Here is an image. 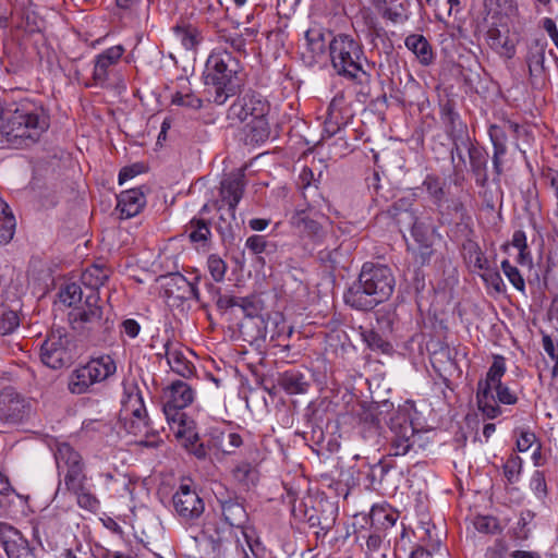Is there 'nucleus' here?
<instances>
[{
  "mask_svg": "<svg viewBox=\"0 0 558 558\" xmlns=\"http://www.w3.org/2000/svg\"><path fill=\"white\" fill-rule=\"evenodd\" d=\"M473 525L476 531L485 534H495L501 531L497 518L492 515H476Z\"/></svg>",
  "mask_w": 558,
  "mask_h": 558,
  "instance_id": "59",
  "label": "nucleus"
},
{
  "mask_svg": "<svg viewBox=\"0 0 558 558\" xmlns=\"http://www.w3.org/2000/svg\"><path fill=\"white\" fill-rule=\"evenodd\" d=\"M510 133L506 126V121L502 124H492L488 130L490 141L494 149H507V134Z\"/></svg>",
  "mask_w": 558,
  "mask_h": 558,
  "instance_id": "58",
  "label": "nucleus"
},
{
  "mask_svg": "<svg viewBox=\"0 0 558 558\" xmlns=\"http://www.w3.org/2000/svg\"><path fill=\"white\" fill-rule=\"evenodd\" d=\"M66 490L76 497L80 508L90 512H97L100 508V501L87 487V480L78 481L74 484L65 486Z\"/></svg>",
  "mask_w": 558,
  "mask_h": 558,
  "instance_id": "33",
  "label": "nucleus"
},
{
  "mask_svg": "<svg viewBox=\"0 0 558 558\" xmlns=\"http://www.w3.org/2000/svg\"><path fill=\"white\" fill-rule=\"evenodd\" d=\"M99 301V292H89L85 298L84 307L72 314L74 328L87 332L94 340H105L113 327V322L104 317Z\"/></svg>",
  "mask_w": 558,
  "mask_h": 558,
  "instance_id": "8",
  "label": "nucleus"
},
{
  "mask_svg": "<svg viewBox=\"0 0 558 558\" xmlns=\"http://www.w3.org/2000/svg\"><path fill=\"white\" fill-rule=\"evenodd\" d=\"M245 189V175L242 170L231 172L220 182V199L215 203L218 211L225 209L232 218L239 202L241 201Z\"/></svg>",
  "mask_w": 558,
  "mask_h": 558,
  "instance_id": "19",
  "label": "nucleus"
},
{
  "mask_svg": "<svg viewBox=\"0 0 558 558\" xmlns=\"http://www.w3.org/2000/svg\"><path fill=\"white\" fill-rule=\"evenodd\" d=\"M10 16L16 17L17 27L28 34L40 33L45 27V21L37 13L33 0H13Z\"/></svg>",
  "mask_w": 558,
  "mask_h": 558,
  "instance_id": "24",
  "label": "nucleus"
},
{
  "mask_svg": "<svg viewBox=\"0 0 558 558\" xmlns=\"http://www.w3.org/2000/svg\"><path fill=\"white\" fill-rule=\"evenodd\" d=\"M344 96L337 94L330 101L324 121L323 137H332L347 124L342 105Z\"/></svg>",
  "mask_w": 558,
  "mask_h": 558,
  "instance_id": "28",
  "label": "nucleus"
},
{
  "mask_svg": "<svg viewBox=\"0 0 558 558\" xmlns=\"http://www.w3.org/2000/svg\"><path fill=\"white\" fill-rule=\"evenodd\" d=\"M146 205V196L142 187H133L122 191L118 195L117 210L120 218L129 219L141 213Z\"/></svg>",
  "mask_w": 558,
  "mask_h": 558,
  "instance_id": "27",
  "label": "nucleus"
},
{
  "mask_svg": "<svg viewBox=\"0 0 558 558\" xmlns=\"http://www.w3.org/2000/svg\"><path fill=\"white\" fill-rule=\"evenodd\" d=\"M266 117L267 116L254 118L245 122L243 132L245 134L246 144L255 145L264 143L269 137L270 130Z\"/></svg>",
  "mask_w": 558,
  "mask_h": 558,
  "instance_id": "35",
  "label": "nucleus"
},
{
  "mask_svg": "<svg viewBox=\"0 0 558 558\" xmlns=\"http://www.w3.org/2000/svg\"><path fill=\"white\" fill-rule=\"evenodd\" d=\"M245 247L254 255L265 254L267 256L277 252V243L269 241L264 235L254 234L246 239Z\"/></svg>",
  "mask_w": 558,
  "mask_h": 558,
  "instance_id": "46",
  "label": "nucleus"
},
{
  "mask_svg": "<svg viewBox=\"0 0 558 558\" xmlns=\"http://www.w3.org/2000/svg\"><path fill=\"white\" fill-rule=\"evenodd\" d=\"M173 32L187 50L195 49L203 40L202 32L191 24L175 25Z\"/></svg>",
  "mask_w": 558,
  "mask_h": 558,
  "instance_id": "44",
  "label": "nucleus"
},
{
  "mask_svg": "<svg viewBox=\"0 0 558 558\" xmlns=\"http://www.w3.org/2000/svg\"><path fill=\"white\" fill-rule=\"evenodd\" d=\"M464 248L466 251L465 259L469 265L473 266V268L477 270H487L488 259L476 242L470 241L464 245Z\"/></svg>",
  "mask_w": 558,
  "mask_h": 558,
  "instance_id": "49",
  "label": "nucleus"
},
{
  "mask_svg": "<svg viewBox=\"0 0 558 558\" xmlns=\"http://www.w3.org/2000/svg\"><path fill=\"white\" fill-rule=\"evenodd\" d=\"M338 517V507L330 501H319L317 507L305 511V520L310 527L318 529L317 536H326L335 526Z\"/></svg>",
  "mask_w": 558,
  "mask_h": 558,
  "instance_id": "22",
  "label": "nucleus"
},
{
  "mask_svg": "<svg viewBox=\"0 0 558 558\" xmlns=\"http://www.w3.org/2000/svg\"><path fill=\"white\" fill-rule=\"evenodd\" d=\"M25 402L19 395L4 391L0 395V417L8 423H17L25 415Z\"/></svg>",
  "mask_w": 558,
  "mask_h": 558,
  "instance_id": "29",
  "label": "nucleus"
},
{
  "mask_svg": "<svg viewBox=\"0 0 558 558\" xmlns=\"http://www.w3.org/2000/svg\"><path fill=\"white\" fill-rule=\"evenodd\" d=\"M121 416L124 421V428L129 434L134 436L148 434L149 421L147 411L143 396L137 387L123 401Z\"/></svg>",
  "mask_w": 558,
  "mask_h": 558,
  "instance_id": "14",
  "label": "nucleus"
},
{
  "mask_svg": "<svg viewBox=\"0 0 558 558\" xmlns=\"http://www.w3.org/2000/svg\"><path fill=\"white\" fill-rule=\"evenodd\" d=\"M186 231L192 243H201L203 247L209 246L211 231L205 219L194 217L186 226Z\"/></svg>",
  "mask_w": 558,
  "mask_h": 558,
  "instance_id": "41",
  "label": "nucleus"
},
{
  "mask_svg": "<svg viewBox=\"0 0 558 558\" xmlns=\"http://www.w3.org/2000/svg\"><path fill=\"white\" fill-rule=\"evenodd\" d=\"M405 47L412 51L420 62L429 65L434 60V53L430 44L420 34H411L404 40Z\"/></svg>",
  "mask_w": 558,
  "mask_h": 558,
  "instance_id": "36",
  "label": "nucleus"
},
{
  "mask_svg": "<svg viewBox=\"0 0 558 558\" xmlns=\"http://www.w3.org/2000/svg\"><path fill=\"white\" fill-rule=\"evenodd\" d=\"M395 284V276L388 266L365 263L357 281L344 293V302L354 310L371 311L391 296Z\"/></svg>",
  "mask_w": 558,
  "mask_h": 558,
  "instance_id": "2",
  "label": "nucleus"
},
{
  "mask_svg": "<svg viewBox=\"0 0 558 558\" xmlns=\"http://www.w3.org/2000/svg\"><path fill=\"white\" fill-rule=\"evenodd\" d=\"M277 383L288 395L306 393L311 386L305 373L296 368L280 373Z\"/></svg>",
  "mask_w": 558,
  "mask_h": 558,
  "instance_id": "30",
  "label": "nucleus"
},
{
  "mask_svg": "<svg viewBox=\"0 0 558 558\" xmlns=\"http://www.w3.org/2000/svg\"><path fill=\"white\" fill-rule=\"evenodd\" d=\"M426 190L432 203L436 206L439 213L446 202V181L436 174H427L422 183Z\"/></svg>",
  "mask_w": 558,
  "mask_h": 558,
  "instance_id": "37",
  "label": "nucleus"
},
{
  "mask_svg": "<svg viewBox=\"0 0 558 558\" xmlns=\"http://www.w3.org/2000/svg\"><path fill=\"white\" fill-rule=\"evenodd\" d=\"M236 306L242 310L246 317L253 318L259 315L262 311V301L255 295L244 298L239 296Z\"/></svg>",
  "mask_w": 558,
  "mask_h": 558,
  "instance_id": "61",
  "label": "nucleus"
},
{
  "mask_svg": "<svg viewBox=\"0 0 558 558\" xmlns=\"http://www.w3.org/2000/svg\"><path fill=\"white\" fill-rule=\"evenodd\" d=\"M464 150L468 153L470 168L475 178V183L478 186H485L488 181V154L486 149L477 144H474L472 140H469V143L465 146L459 147L458 150H456V148H451V160L454 161V159L458 158L459 161L464 166Z\"/></svg>",
  "mask_w": 558,
  "mask_h": 558,
  "instance_id": "17",
  "label": "nucleus"
},
{
  "mask_svg": "<svg viewBox=\"0 0 558 558\" xmlns=\"http://www.w3.org/2000/svg\"><path fill=\"white\" fill-rule=\"evenodd\" d=\"M506 371V359L502 355H494L486 377L477 383V407L488 420L496 418L502 413L499 403L513 405L519 400L517 393L502 383Z\"/></svg>",
  "mask_w": 558,
  "mask_h": 558,
  "instance_id": "4",
  "label": "nucleus"
},
{
  "mask_svg": "<svg viewBox=\"0 0 558 558\" xmlns=\"http://www.w3.org/2000/svg\"><path fill=\"white\" fill-rule=\"evenodd\" d=\"M241 63L227 50L213 51L205 64L204 84L209 100L223 105L236 95L243 85Z\"/></svg>",
  "mask_w": 558,
  "mask_h": 558,
  "instance_id": "3",
  "label": "nucleus"
},
{
  "mask_svg": "<svg viewBox=\"0 0 558 558\" xmlns=\"http://www.w3.org/2000/svg\"><path fill=\"white\" fill-rule=\"evenodd\" d=\"M110 274V269L105 264L96 263L82 272L81 281L90 292H98V289L109 279Z\"/></svg>",
  "mask_w": 558,
  "mask_h": 558,
  "instance_id": "34",
  "label": "nucleus"
},
{
  "mask_svg": "<svg viewBox=\"0 0 558 558\" xmlns=\"http://www.w3.org/2000/svg\"><path fill=\"white\" fill-rule=\"evenodd\" d=\"M75 359V343L72 336L63 328L52 329L40 345L41 362L60 369L70 365Z\"/></svg>",
  "mask_w": 558,
  "mask_h": 558,
  "instance_id": "9",
  "label": "nucleus"
},
{
  "mask_svg": "<svg viewBox=\"0 0 558 558\" xmlns=\"http://www.w3.org/2000/svg\"><path fill=\"white\" fill-rule=\"evenodd\" d=\"M441 121L445 124L446 133L452 141V148L456 150L461 146H465L471 140L468 126L460 119V114L456 111L451 101H447L440 107Z\"/></svg>",
  "mask_w": 558,
  "mask_h": 558,
  "instance_id": "21",
  "label": "nucleus"
},
{
  "mask_svg": "<svg viewBox=\"0 0 558 558\" xmlns=\"http://www.w3.org/2000/svg\"><path fill=\"white\" fill-rule=\"evenodd\" d=\"M163 289L167 298L179 301L187 300L186 290L189 280L180 272L170 274L163 277Z\"/></svg>",
  "mask_w": 558,
  "mask_h": 558,
  "instance_id": "40",
  "label": "nucleus"
},
{
  "mask_svg": "<svg viewBox=\"0 0 558 558\" xmlns=\"http://www.w3.org/2000/svg\"><path fill=\"white\" fill-rule=\"evenodd\" d=\"M49 128L50 116L40 101L31 98L4 101L0 135L9 148L32 147Z\"/></svg>",
  "mask_w": 558,
  "mask_h": 558,
  "instance_id": "1",
  "label": "nucleus"
},
{
  "mask_svg": "<svg viewBox=\"0 0 558 558\" xmlns=\"http://www.w3.org/2000/svg\"><path fill=\"white\" fill-rule=\"evenodd\" d=\"M440 214L456 216L461 221H463L464 218L468 216V210L464 206V203L462 202V199L460 197H452L450 199L446 197L442 213H440Z\"/></svg>",
  "mask_w": 558,
  "mask_h": 558,
  "instance_id": "64",
  "label": "nucleus"
},
{
  "mask_svg": "<svg viewBox=\"0 0 558 558\" xmlns=\"http://www.w3.org/2000/svg\"><path fill=\"white\" fill-rule=\"evenodd\" d=\"M60 301L66 306L76 305L82 301L83 291L80 284L68 283L59 293Z\"/></svg>",
  "mask_w": 558,
  "mask_h": 558,
  "instance_id": "55",
  "label": "nucleus"
},
{
  "mask_svg": "<svg viewBox=\"0 0 558 558\" xmlns=\"http://www.w3.org/2000/svg\"><path fill=\"white\" fill-rule=\"evenodd\" d=\"M522 459L517 454H511L505 462L504 475L509 484H514L519 481L522 471Z\"/></svg>",
  "mask_w": 558,
  "mask_h": 558,
  "instance_id": "53",
  "label": "nucleus"
},
{
  "mask_svg": "<svg viewBox=\"0 0 558 558\" xmlns=\"http://www.w3.org/2000/svg\"><path fill=\"white\" fill-rule=\"evenodd\" d=\"M311 208L307 206L303 209H295L289 220L291 227L298 230L301 236L308 238L316 244L323 243L328 238H333L332 235L328 236L324 227L311 217Z\"/></svg>",
  "mask_w": 558,
  "mask_h": 558,
  "instance_id": "23",
  "label": "nucleus"
},
{
  "mask_svg": "<svg viewBox=\"0 0 558 558\" xmlns=\"http://www.w3.org/2000/svg\"><path fill=\"white\" fill-rule=\"evenodd\" d=\"M207 268L214 281L221 282L225 279L228 266L219 255L210 254L207 258Z\"/></svg>",
  "mask_w": 558,
  "mask_h": 558,
  "instance_id": "56",
  "label": "nucleus"
},
{
  "mask_svg": "<svg viewBox=\"0 0 558 558\" xmlns=\"http://www.w3.org/2000/svg\"><path fill=\"white\" fill-rule=\"evenodd\" d=\"M510 245L519 251V254L515 259L517 263L521 266L530 267L532 265V255L529 250L525 232L522 230L514 231L512 234L511 242L502 245L504 252H508Z\"/></svg>",
  "mask_w": 558,
  "mask_h": 558,
  "instance_id": "42",
  "label": "nucleus"
},
{
  "mask_svg": "<svg viewBox=\"0 0 558 558\" xmlns=\"http://www.w3.org/2000/svg\"><path fill=\"white\" fill-rule=\"evenodd\" d=\"M15 226V218L11 209L0 215V245H5L13 239Z\"/></svg>",
  "mask_w": 558,
  "mask_h": 558,
  "instance_id": "52",
  "label": "nucleus"
},
{
  "mask_svg": "<svg viewBox=\"0 0 558 558\" xmlns=\"http://www.w3.org/2000/svg\"><path fill=\"white\" fill-rule=\"evenodd\" d=\"M411 235L413 240L416 242V244L420 245H426V244H433V232L429 230V228L422 221L415 220L411 228Z\"/></svg>",
  "mask_w": 558,
  "mask_h": 558,
  "instance_id": "60",
  "label": "nucleus"
},
{
  "mask_svg": "<svg viewBox=\"0 0 558 558\" xmlns=\"http://www.w3.org/2000/svg\"><path fill=\"white\" fill-rule=\"evenodd\" d=\"M217 502L222 520L228 525L225 527L227 532L242 534V530H247L248 514L240 497L234 494L217 495Z\"/></svg>",
  "mask_w": 558,
  "mask_h": 558,
  "instance_id": "18",
  "label": "nucleus"
},
{
  "mask_svg": "<svg viewBox=\"0 0 558 558\" xmlns=\"http://www.w3.org/2000/svg\"><path fill=\"white\" fill-rule=\"evenodd\" d=\"M487 43L492 49L507 58H512L515 53L514 44L509 39L506 33H502L496 26L488 28Z\"/></svg>",
  "mask_w": 558,
  "mask_h": 558,
  "instance_id": "39",
  "label": "nucleus"
},
{
  "mask_svg": "<svg viewBox=\"0 0 558 558\" xmlns=\"http://www.w3.org/2000/svg\"><path fill=\"white\" fill-rule=\"evenodd\" d=\"M398 513L387 505H374L369 511L371 531L387 533L389 527L395 526Z\"/></svg>",
  "mask_w": 558,
  "mask_h": 558,
  "instance_id": "32",
  "label": "nucleus"
},
{
  "mask_svg": "<svg viewBox=\"0 0 558 558\" xmlns=\"http://www.w3.org/2000/svg\"><path fill=\"white\" fill-rule=\"evenodd\" d=\"M361 337L363 342L372 351L388 353L391 350V344L376 330L364 329L361 327Z\"/></svg>",
  "mask_w": 558,
  "mask_h": 558,
  "instance_id": "47",
  "label": "nucleus"
},
{
  "mask_svg": "<svg viewBox=\"0 0 558 558\" xmlns=\"http://www.w3.org/2000/svg\"><path fill=\"white\" fill-rule=\"evenodd\" d=\"M9 531L11 535L3 542L8 558H36L34 549L21 532L13 526Z\"/></svg>",
  "mask_w": 558,
  "mask_h": 558,
  "instance_id": "31",
  "label": "nucleus"
},
{
  "mask_svg": "<svg viewBox=\"0 0 558 558\" xmlns=\"http://www.w3.org/2000/svg\"><path fill=\"white\" fill-rule=\"evenodd\" d=\"M206 288L219 310H229L238 305L239 296L221 294L220 289L211 282L206 283Z\"/></svg>",
  "mask_w": 558,
  "mask_h": 558,
  "instance_id": "54",
  "label": "nucleus"
},
{
  "mask_svg": "<svg viewBox=\"0 0 558 558\" xmlns=\"http://www.w3.org/2000/svg\"><path fill=\"white\" fill-rule=\"evenodd\" d=\"M298 186L302 191V195L308 207H314L318 199L320 198V194L318 193V186L315 183L314 172L311 168L304 167L299 175Z\"/></svg>",
  "mask_w": 558,
  "mask_h": 558,
  "instance_id": "38",
  "label": "nucleus"
},
{
  "mask_svg": "<svg viewBox=\"0 0 558 558\" xmlns=\"http://www.w3.org/2000/svg\"><path fill=\"white\" fill-rule=\"evenodd\" d=\"M305 40L307 49L312 52L313 57L320 56L326 50L325 33L322 28H311L305 33Z\"/></svg>",
  "mask_w": 558,
  "mask_h": 558,
  "instance_id": "50",
  "label": "nucleus"
},
{
  "mask_svg": "<svg viewBox=\"0 0 558 558\" xmlns=\"http://www.w3.org/2000/svg\"><path fill=\"white\" fill-rule=\"evenodd\" d=\"M54 460L59 475H63L64 486L87 480L83 458L70 444H57Z\"/></svg>",
  "mask_w": 558,
  "mask_h": 558,
  "instance_id": "13",
  "label": "nucleus"
},
{
  "mask_svg": "<svg viewBox=\"0 0 558 558\" xmlns=\"http://www.w3.org/2000/svg\"><path fill=\"white\" fill-rule=\"evenodd\" d=\"M172 104L194 110H198L203 107V100L192 92H177L172 96Z\"/></svg>",
  "mask_w": 558,
  "mask_h": 558,
  "instance_id": "63",
  "label": "nucleus"
},
{
  "mask_svg": "<svg viewBox=\"0 0 558 558\" xmlns=\"http://www.w3.org/2000/svg\"><path fill=\"white\" fill-rule=\"evenodd\" d=\"M234 481L245 489L255 486L258 482V471L251 463L242 462L232 470Z\"/></svg>",
  "mask_w": 558,
  "mask_h": 558,
  "instance_id": "45",
  "label": "nucleus"
},
{
  "mask_svg": "<svg viewBox=\"0 0 558 558\" xmlns=\"http://www.w3.org/2000/svg\"><path fill=\"white\" fill-rule=\"evenodd\" d=\"M215 534L209 537L211 558H240L241 553H244V544L238 533L218 527Z\"/></svg>",
  "mask_w": 558,
  "mask_h": 558,
  "instance_id": "20",
  "label": "nucleus"
},
{
  "mask_svg": "<svg viewBox=\"0 0 558 558\" xmlns=\"http://www.w3.org/2000/svg\"><path fill=\"white\" fill-rule=\"evenodd\" d=\"M195 398L193 388L183 380H174L163 390V413L168 422L184 423L185 414L181 411L192 404Z\"/></svg>",
  "mask_w": 558,
  "mask_h": 558,
  "instance_id": "12",
  "label": "nucleus"
},
{
  "mask_svg": "<svg viewBox=\"0 0 558 558\" xmlns=\"http://www.w3.org/2000/svg\"><path fill=\"white\" fill-rule=\"evenodd\" d=\"M391 432L389 457H402L409 453L414 446L415 428L407 409L398 410L389 422Z\"/></svg>",
  "mask_w": 558,
  "mask_h": 558,
  "instance_id": "11",
  "label": "nucleus"
},
{
  "mask_svg": "<svg viewBox=\"0 0 558 558\" xmlns=\"http://www.w3.org/2000/svg\"><path fill=\"white\" fill-rule=\"evenodd\" d=\"M548 41L545 36L533 37L526 40L524 62L529 70L531 84L544 83L549 66L547 64Z\"/></svg>",
  "mask_w": 558,
  "mask_h": 558,
  "instance_id": "15",
  "label": "nucleus"
},
{
  "mask_svg": "<svg viewBox=\"0 0 558 558\" xmlns=\"http://www.w3.org/2000/svg\"><path fill=\"white\" fill-rule=\"evenodd\" d=\"M340 245L336 242L332 247H325L317 252V257L319 262L330 268H336V266L340 263Z\"/></svg>",
  "mask_w": 558,
  "mask_h": 558,
  "instance_id": "62",
  "label": "nucleus"
},
{
  "mask_svg": "<svg viewBox=\"0 0 558 558\" xmlns=\"http://www.w3.org/2000/svg\"><path fill=\"white\" fill-rule=\"evenodd\" d=\"M218 221L216 222V230L220 234L223 242L231 241L234 239V227H238L235 211H233L232 218L228 215L227 210L220 211Z\"/></svg>",
  "mask_w": 558,
  "mask_h": 558,
  "instance_id": "51",
  "label": "nucleus"
},
{
  "mask_svg": "<svg viewBox=\"0 0 558 558\" xmlns=\"http://www.w3.org/2000/svg\"><path fill=\"white\" fill-rule=\"evenodd\" d=\"M501 269L511 282V284L520 292L525 293V281L517 267L511 265L508 259L501 262Z\"/></svg>",
  "mask_w": 558,
  "mask_h": 558,
  "instance_id": "57",
  "label": "nucleus"
},
{
  "mask_svg": "<svg viewBox=\"0 0 558 558\" xmlns=\"http://www.w3.org/2000/svg\"><path fill=\"white\" fill-rule=\"evenodd\" d=\"M171 500L175 515L185 524H194L205 511V502L192 482H182Z\"/></svg>",
  "mask_w": 558,
  "mask_h": 558,
  "instance_id": "10",
  "label": "nucleus"
},
{
  "mask_svg": "<svg viewBox=\"0 0 558 558\" xmlns=\"http://www.w3.org/2000/svg\"><path fill=\"white\" fill-rule=\"evenodd\" d=\"M218 40L220 43H225L226 45H229L230 48L239 53L240 56H247L246 50V39L243 36V34L236 33V32H230L227 29H219L218 31Z\"/></svg>",
  "mask_w": 558,
  "mask_h": 558,
  "instance_id": "48",
  "label": "nucleus"
},
{
  "mask_svg": "<svg viewBox=\"0 0 558 558\" xmlns=\"http://www.w3.org/2000/svg\"><path fill=\"white\" fill-rule=\"evenodd\" d=\"M331 65L338 75L362 83L368 74L364 70L367 59L363 45L348 34H338L328 44Z\"/></svg>",
  "mask_w": 558,
  "mask_h": 558,
  "instance_id": "5",
  "label": "nucleus"
},
{
  "mask_svg": "<svg viewBox=\"0 0 558 558\" xmlns=\"http://www.w3.org/2000/svg\"><path fill=\"white\" fill-rule=\"evenodd\" d=\"M124 53V48L120 45L112 46L95 59L93 81L96 86H104L109 78V70L116 65Z\"/></svg>",
  "mask_w": 558,
  "mask_h": 558,
  "instance_id": "26",
  "label": "nucleus"
},
{
  "mask_svg": "<svg viewBox=\"0 0 558 558\" xmlns=\"http://www.w3.org/2000/svg\"><path fill=\"white\" fill-rule=\"evenodd\" d=\"M268 101L259 94L250 92L239 97L228 110V119L245 123L251 119L267 116Z\"/></svg>",
  "mask_w": 558,
  "mask_h": 558,
  "instance_id": "16",
  "label": "nucleus"
},
{
  "mask_svg": "<svg viewBox=\"0 0 558 558\" xmlns=\"http://www.w3.org/2000/svg\"><path fill=\"white\" fill-rule=\"evenodd\" d=\"M116 373L117 363L110 354L92 356L69 374L66 388L70 393L76 396L90 393L97 384L105 383Z\"/></svg>",
  "mask_w": 558,
  "mask_h": 558,
  "instance_id": "6",
  "label": "nucleus"
},
{
  "mask_svg": "<svg viewBox=\"0 0 558 558\" xmlns=\"http://www.w3.org/2000/svg\"><path fill=\"white\" fill-rule=\"evenodd\" d=\"M387 533L371 531L366 538L367 558H388L389 541H386Z\"/></svg>",
  "mask_w": 558,
  "mask_h": 558,
  "instance_id": "43",
  "label": "nucleus"
},
{
  "mask_svg": "<svg viewBox=\"0 0 558 558\" xmlns=\"http://www.w3.org/2000/svg\"><path fill=\"white\" fill-rule=\"evenodd\" d=\"M13 275V269L0 275V335L2 336L12 333L21 322L22 289Z\"/></svg>",
  "mask_w": 558,
  "mask_h": 558,
  "instance_id": "7",
  "label": "nucleus"
},
{
  "mask_svg": "<svg viewBox=\"0 0 558 558\" xmlns=\"http://www.w3.org/2000/svg\"><path fill=\"white\" fill-rule=\"evenodd\" d=\"M158 357H166L170 368L178 375L189 378L194 373V365L189 361L180 343L168 338L163 343V352L156 354Z\"/></svg>",
  "mask_w": 558,
  "mask_h": 558,
  "instance_id": "25",
  "label": "nucleus"
}]
</instances>
